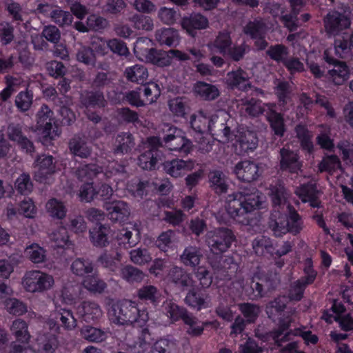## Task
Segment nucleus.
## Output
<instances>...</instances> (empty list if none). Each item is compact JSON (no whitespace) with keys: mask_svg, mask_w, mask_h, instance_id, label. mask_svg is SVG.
<instances>
[{"mask_svg":"<svg viewBox=\"0 0 353 353\" xmlns=\"http://www.w3.org/2000/svg\"><path fill=\"white\" fill-rule=\"evenodd\" d=\"M253 192H234L225 199V210L229 216L236 223L243 225L251 224L250 214L261 205L259 196Z\"/></svg>","mask_w":353,"mask_h":353,"instance_id":"f257e3e1","label":"nucleus"},{"mask_svg":"<svg viewBox=\"0 0 353 353\" xmlns=\"http://www.w3.org/2000/svg\"><path fill=\"white\" fill-rule=\"evenodd\" d=\"M236 241V236L232 230L227 228H218L214 230L210 231L206 235V243L210 252L216 255L219 260L213 262L210 258L211 265L214 268H226L225 263L228 261L231 263V266L228 269L233 268L236 271L238 269L237 263L233 262V259L229 257L225 259L223 264H221L222 254L227 252Z\"/></svg>","mask_w":353,"mask_h":353,"instance_id":"f03ea898","label":"nucleus"},{"mask_svg":"<svg viewBox=\"0 0 353 353\" xmlns=\"http://www.w3.org/2000/svg\"><path fill=\"white\" fill-rule=\"evenodd\" d=\"M110 321L117 325H132L142 326L148 319V313L138 308L135 302L123 300L112 302L108 308Z\"/></svg>","mask_w":353,"mask_h":353,"instance_id":"7ed1b4c3","label":"nucleus"},{"mask_svg":"<svg viewBox=\"0 0 353 353\" xmlns=\"http://www.w3.org/2000/svg\"><path fill=\"white\" fill-rule=\"evenodd\" d=\"M269 225L273 234L276 237L282 236L288 232L295 236L303 228L301 215L291 204L287 205L285 211L272 212Z\"/></svg>","mask_w":353,"mask_h":353,"instance_id":"20e7f679","label":"nucleus"},{"mask_svg":"<svg viewBox=\"0 0 353 353\" xmlns=\"http://www.w3.org/2000/svg\"><path fill=\"white\" fill-rule=\"evenodd\" d=\"M163 143L171 151L187 155L191 150V142L182 135V131L169 123H163Z\"/></svg>","mask_w":353,"mask_h":353,"instance_id":"39448f33","label":"nucleus"},{"mask_svg":"<svg viewBox=\"0 0 353 353\" xmlns=\"http://www.w3.org/2000/svg\"><path fill=\"white\" fill-rule=\"evenodd\" d=\"M323 24L327 34L336 36L350 27L351 20L345 13L333 10L325 16Z\"/></svg>","mask_w":353,"mask_h":353,"instance_id":"423d86ee","label":"nucleus"},{"mask_svg":"<svg viewBox=\"0 0 353 353\" xmlns=\"http://www.w3.org/2000/svg\"><path fill=\"white\" fill-rule=\"evenodd\" d=\"M53 112L47 105H43L37 114L38 128L44 137L52 140L61 134L58 125L54 121Z\"/></svg>","mask_w":353,"mask_h":353,"instance_id":"0eeeda50","label":"nucleus"},{"mask_svg":"<svg viewBox=\"0 0 353 353\" xmlns=\"http://www.w3.org/2000/svg\"><path fill=\"white\" fill-rule=\"evenodd\" d=\"M279 169L282 172L297 174L301 170L302 162L299 154L289 147H283L279 150Z\"/></svg>","mask_w":353,"mask_h":353,"instance_id":"6e6552de","label":"nucleus"},{"mask_svg":"<svg viewBox=\"0 0 353 353\" xmlns=\"http://www.w3.org/2000/svg\"><path fill=\"white\" fill-rule=\"evenodd\" d=\"M233 173L239 181L251 183L259 179L263 173V169L258 163L245 160L236 164Z\"/></svg>","mask_w":353,"mask_h":353,"instance_id":"1a4fd4ad","label":"nucleus"},{"mask_svg":"<svg viewBox=\"0 0 353 353\" xmlns=\"http://www.w3.org/2000/svg\"><path fill=\"white\" fill-rule=\"evenodd\" d=\"M103 208L112 222L121 223L128 220L130 209L126 202L121 200L105 201Z\"/></svg>","mask_w":353,"mask_h":353,"instance_id":"9d476101","label":"nucleus"},{"mask_svg":"<svg viewBox=\"0 0 353 353\" xmlns=\"http://www.w3.org/2000/svg\"><path fill=\"white\" fill-rule=\"evenodd\" d=\"M296 194L303 203H308L312 208H321L323 205L319 199L320 192L315 183L307 182L301 184L296 190Z\"/></svg>","mask_w":353,"mask_h":353,"instance_id":"9b49d317","label":"nucleus"},{"mask_svg":"<svg viewBox=\"0 0 353 353\" xmlns=\"http://www.w3.org/2000/svg\"><path fill=\"white\" fill-rule=\"evenodd\" d=\"M181 24L188 35L194 37L197 30H204L208 28L209 21L208 18L201 13L192 12L184 16L181 19Z\"/></svg>","mask_w":353,"mask_h":353,"instance_id":"f8f14e48","label":"nucleus"},{"mask_svg":"<svg viewBox=\"0 0 353 353\" xmlns=\"http://www.w3.org/2000/svg\"><path fill=\"white\" fill-rule=\"evenodd\" d=\"M23 287H52V276L39 270L27 271L22 279Z\"/></svg>","mask_w":353,"mask_h":353,"instance_id":"ddd939ff","label":"nucleus"},{"mask_svg":"<svg viewBox=\"0 0 353 353\" xmlns=\"http://www.w3.org/2000/svg\"><path fill=\"white\" fill-rule=\"evenodd\" d=\"M110 232L111 228L108 224H96L89 231L90 242L97 248L107 247L110 243Z\"/></svg>","mask_w":353,"mask_h":353,"instance_id":"4468645a","label":"nucleus"},{"mask_svg":"<svg viewBox=\"0 0 353 353\" xmlns=\"http://www.w3.org/2000/svg\"><path fill=\"white\" fill-rule=\"evenodd\" d=\"M8 136L10 141L17 143V145L22 151L27 154L34 152V147L33 143L23 135L21 126L19 125H9L8 127Z\"/></svg>","mask_w":353,"mask_h":353,"instance_id":"2eb2a0df","label":"nucleus"},{"mask_svg":"<svg viewBox=\"0 0 353 353\" xmlns=\"http://www.w3.org/2000/svg\"><path fill=\"white\" fill-rule=\"evenodd\" d=\"M36 167L37 170L36 176L42 181L48 178L56 172V163L54 158L51 155H40L36 161Z\"/></svg>","mask_w":353,"mask_h":353,"instance_id":"dca6fc26","label":"nucleus"},{"mask_svg":"<svg viewBox=\"0 0 353 353\" xmlns=\"http://www.w3.org/2000/svg\"><path fill=\"white\" fill-rule=\"evenodd\" d=\"M135 145L134 137L129 132H121L117 134L113 143V152L116 155H123L131 152Z\"/></svg>","mask_w":353,"mask_h":353,"instance_id":"f3484780","label":"nucleus"},{"mask_svg":"<svg viewBox=\"0 0 353 353\" xmlns=\"http://www.w3.org/2000/svg\"><path fill=\"white\" fill-rule=\"evenodd\" d=\"M80 102L86 109L103 108L107 105L103 92L101 90L83 91L80 96Z\"/></svg>","mask_w":353,"mask_h":353,"instance_id":"a211bd4d","label":"nucleus"},{"mask_svg":"<svg viewBox=\"0 0 353 353\" xmlns=\"http://www.w3.org/2000/svg\"><path fill=\"white\" fill-rule=\"evenodd\" d=\"M270 196L272 203L273 210L272 212L285 211V208L287 209L288 194L284 185L281 183H277L270 188Z\"/></svg>","mask_w":353,"mask_h":353,"instance_id":"6ab92c4d","label":"nucleus"},{"mask_svg":"<svg viewBox=\"0 0 353 353\" xmlns=\"http://www.w3.org/2000/svg\"><path fill=\"white\" fill-rule=\"evenodd\" d=\"M164 172L174 178L179 177L191 169L192 163L179 159H173L162 162Z\"/></svg>","mask_w":353,"mask_h":353,"instance_id":"aec40b11","label":"nucleus"},{"mask_svg":"<svg viewBox=\"0 0 353 353\" xmlns=\"http://www.w3.org/2000/svg\"><path fill=\"white\" fill-rule=\"evenodd\" d=\"M163 154L161 150H147L141 153L138 158L139 166L146 170H152L159 163H162Z\"/></svg>","mask_w":353,"mask_h":353,"instance_id":"412c9836","label":"nucleus"},{"mask_svg":"<svg viewBox=\"0 0 353 353\" xmlns=\"http://www.w3.org/2000/svg\"><path fill=\"white\" fill-rule=\"evenodd\" d=\"M190 124L196 134L202 136L204 134H212L214 121L203 115L202 112H199L197 114L191 115Z\"/></svg>","mask_w":353,"mask_h":353,"instance_id":"4be33fe9","label":"nucleus"},{"mask_svg":"<svg viewBox=\"0 0 353 353\" xmlns=\"http://www.w3.org/2000/svg\"><path fill=\"white\" fill-rule=\"evenodd\" d=\"M335 53L342 59L353 56V32L334 40Z\"/></svg>","mask_w":353,"mask_h":353,"instance_id":"5701e85b","label":"nucleus"},{"mask_svg":"<svg viewBox=\"0 0 353 353\" xmlns=\"http://www.w3.org/2000/svg\"><path fill=\"white\" fill-rule=\"evenodd\" d=\"M155 39L161 46L168 47H176L179 43V32L171 28L157 30Z\"/></svg>","mask_w":353,"mask_h":353,"instance_id":"b1692460","label":"nucleus"},{"mask_svg":"<svg viewBox=\"0 0 353 353\" xmlns=\"http://www.w3.org/2000/svg\"><path fill=\"white\" fill-rule=\"evenodd\" d=\"M228 85L232 89H238L242 91L248 90L250 87L245 72L241 68L229 72L226 79Z\"/></svg>","mask_w":353,"mask_h":353,"instance_id":"393cba45","label":"nucleus"},{"mask_svg":"<svg viewBox=\"0 0 353 353\" xmlns=\"http://www.w3.org/2000/svg\"><path fill=\"white\" fill-rule=\"evenodd\" d=\"M152 337L148 329H143L137 341L129 345L130 353H148L151 347Z\"/></svg>","mask_w":353,"mask_h":353,"instance_id":"a878e982","label":"nucleus"},{"mask_svg":"<svg viewBox=\"0 0 353 353\" xmlns=\"http://www.w3.org/2000/svg\"><path fill=\"white\" fill-rule=\"evenodd\" d=\"M267 120L274 134L282 137L286 131L283 115L271 109L267 112Z\"/></svg>","mask_w":353,"mask_h":353,"instance_id":"bb28decb","label":"nucleus"},{"mask_svg":"<svg viewBox=\"0 0 353 353\" xmlns=\"http://www.w3.org/2000/svg\"><path fill=\"white\" fill-rule=\"evenodd\" d=\"M69 149L72 155L81 159L89 157L92 151L91 145L79 137H74L70 140Z\"/></svg>","mask_w":353,"mask_h":353,"instance_id":"cd10ccee","label":"nucleus"},{"mask_svg":"<svg viewBox=\"0 0 353 353\" xmlns=\"http://www.w3.org/2000/svg\"><path fill=\"white\" fill-rule=\"evenodd\" d=\"M103 170L104 176L107 179L112 178L113 181L117 183L124 181L128 176L125 167L117 161L109 162L108 165L103 168Z\"/></svg>","mask_w":353,"mask_h":353,"instance_id":"c85d7f7f","label":"nucleus"},{"mask_svg":"<svg viewBox=\"0 0 353 353\" xmlns=\"http://www.w3.org/2000/svg\"><path fill=\"white\" fill-rule=\"evenodd\" d=\"M78 314L86 322L99 319L102 316V310L95 303L83 302L77 307Z\"/></svg>","mask_w":353,"mask_h":353,"instance_id":"c756f323","label":"nucleus"},{"mask_svg":"<svg viewBox=\"0 0 353 353\" xmlns=\"http://www.w3.org/2000/svg\"><path fill=\"white\" fill-rule=\"evenodd\" d=\"M209 183L211 189L217 194L226 193L228 189L227 178L219 170H213L209 174Z\"/></svg>","mask_w":353,"mask_h":353,"instance_id":"7c9ffc66","label":"nucleus"},{"mask_svg":"<svg viewBox=\"0 0 353 353\" xmlns=\"http://www.w3.org/2000/svg\"><path fill=\"white\" fill-rule=\"evenodd\" d=\"M295 132L302 150L306 152L309 154H312L314 151V144L312 141V134L307 126L302 124H298L295 128Z\"/></svg>","mask_w":353,"mask_h":353,"instance_id":"2f4dec72","label":"nucleus"},{"mask_svg":"<svg viewBox=\"0 0 353 353\" xmlns=\"http://www.w3.org/2000/svg\"><path fill=\"white\" fill-rule=\"evenodd\" d=\"M203 258L202 251L200 248L190 245L186 247L180 256L181 261L185 266L196 267Z\"/></svg>","mask_w":353,"mask_h":353,"instance_id":"473e14b6","label":"nucleus"},{"mask_svg":"<svg viewBox=\"0 0 353 353\" xmlns=\"http://www.w3.org/2000/svg\"><path fill=\"white\" fill-rule=\"evenodd\" d=\"M252 248L258 256L268 254L274 256V247L272 240L265 236H258L252 241Z\"/></svg>","mask_w":353,"mask_h":353,"instance_id":"72a5a7b5","label":"nucleus"},{"mask_svg":"<svg viewBox=\"0 0 353 353\" xmlns=\"http://www.w3.org/2000/svg\"><path fill=\"white\" fill-rule=\"evenodd\" d=\"M121 255L117 252H105L99 256L97 262L109 270L116 272L120 269L121 265Z\"/></svg>","mask_w":353,"mask_h":353,"instance_id":"f704fd0d","label":"nucleus"},{"mask_svg":"<svg viewBox=\"0 0 353 353\" xmlns=\"http://www.w3.org/2000/svg\"><path fill=\"white\" fill-rule=\"evenodd\" d=\"M317 272L314 268L313 261L310 257L306 258L303 262V275L297 281L294 287H306L314 283Z\"/></svg>","mask_w":353,"mask_h":353,"instance_id":"c9c22d12","label":"nucleus"},{"mask_svg":"<svg viewBox=\"0 0 353 353\" xmlns=\"http://www.w3.org/2000/svg\"><path fill=\"white\" fill-rule=\"evenodd\" d=\"M145 59L148 63L159 67H165L170 65V58L166 51L150 48L145 54Z\"/></svg>","mask_w":353,"mask_h":353,"instance_id":"e433bc0d","label":"nucleus"},{"mask_svg":"<svg viewBox=\"0 0 353 353\" xmlns=\"http://www.w3.org/2000/svg\"><path fill=\"white\" fill-rule=\"evenodd\" d=\"M103 171V168L95 163L85 164L77 169V176L80 181L84 183L92 182L93 179Z\"/></svg>","mask_w":353,"mask_h":353,"instance_id":"4c0bfd02","label":"nucleus"},{"mask_svg":"<svg viewBox=\"0 0 353 353\" xmlns=\"http://www.w3.org/2000/svg\"><path fill=\"white\" fill-rule=\"evenodd\" d=\"M46 209L49 216L54 219L63 220L67 214L64 203L56 198H52L47 201Z\"/></svg>","mask_w":353,"mask_h":353,"instance_id":"58836bf2","label":"nucleus"},{"mask_svg":"<svg viewBox=\"0 0 353 353\" xmlns=\"http://www.w3.org/2000/svg\"><path fill=\"white\" fill-rule=\"evenodd\" d=\"M194 90L204 100H214L219 96V90L216 85L203 81H198L194 85Z\"/></svg>","mask_w":353,"mask_h":353,"instance_id":"ea45409f","label":"nucleus"},{"mask_svg":"<svg viewBox=\"0 0 353 353\" xmlns=\"http://www.w3.org/2000/svg\"><path fill=\"white\" fill-rule=\"evenodd\" d=\"M28 328L26 322L21 319L14 320L10 326L12 334L18 341L22 343H28L30 341L31 336Z\"/></svg>","mask_w":353,"mask_h":353,"instance_id":"a19ab883","label":"nucleus"},{"mask_svg":"<svg viewBox=\"0 0 353 353\" xmlns=\"http://www.w3.org/2000/svg\"><path fill=\"white\" fill-rule=\"evenodd\" d=\"M124 74L128 81L137 83H143L148 77L147 68L139 64L126 68Z\"/></svg>","mask_w":353,"mask_h":353,"instance_id":"79ce46f5","label":"nucleus"},{"mask_svg":"<svg viewBox=\"0 0 353 353\" xmlns=\"http://www.w3.org/2000/svg\"><path fill=\"white\" fill-rule=\"evenodd\" d=\"M290 321H284L281 323L279 328L271 332V337L278 346H281L283 342L290 341L291 336H295V330H288Z\"/></svg>","mask_w":353,"mask_h":353,"instance_id":"37998d69","label":"nucleus"},{"mask_svg":"<svg viewBox=\"0 0 353 353\" xmlns=\"http://www.w3.org/2000/svg\"><path fill=\"white\" fill-rule=\"evenodd\" d=\"M258 137L256 132L247 130L240 134L239 143L240 148L244 152L254 151L258 145Z\"/></svg>","mask_w":353,"mask_h":353,"instance_id":"c03bdc74","label":"nucleus"},{"mask_svg":"<svg viewBox=\"0 0 353 353\" xmlns=\"http://www.w3.org/2000/svg\"><path fill=\"white\" fill-rule=\"evenodd\" d=\"M39 351L44 353H54L58 347L57 337L52 334H40L37 338Z\"/></svg>","mask_w":353,"mask_h":353,"instance_id":"a18cd8bd","label":"nucleus"},{"mask_svg":"<svg viewBox=\"0 0 353 353\" xmlns=\"http://www.w3.org/2000/svg\"><path fill=\"white\" fill-rule=\"evenodd\" d=\"M341 167L340 159L336 154L324 156L318 165V169L320 172H327L331 174L341 168Z\"/></svg>","mask_w":353,"mask_h":353,"instance_id":"49530a36","label":"nucleus"},{"mask_svg":"<svg viewBox=\"0 0 353 353\" xmlns=\"http://www.w3.org/2000/svg\"><path fill=\"white\" fill-rule=\"evenodd\" d=\"M81 335L84 339L94 343L102 342L107 338L105 331L90 325L83 326L81 329Z\"/></svg>","mask_w":353,"mask_h":353,"instance_id":"de8ad7c7","label":"nucleus"},{"mask_svg":"<svg viewBox=\"0 0 353 353\" xmlns=\"http://www.w3.org/2000/svg\"><path fill=\"white\" fill-rule=\"evenodd\" d=\"M266 26L261 20L250 21L243 28L245 34L252 39H255L265 34Z\"/></svg>","mask_w":353,"mask_h":353,"instance_id":"09e8293b","label":"nucleus"},{"mask_svg":"<svg viewBox=\"0 0 353 353\" xmlns=\"http://www.w3.org/2000/svg\"><path fill=\"white\" fill-rule=\"evenodd\" d=\"M327 72L330 77L337 85L342 84L349 77V69L345 62L335 65L332 69L328 70Z\"/></svg>","mask_w":353,"mask_h":353,"instance_id":"8fccbe9b","label":"nucleus"},{"mask_svg":"<svg viewBox=\"0 0 353 353\" xmlns=\"http://www.w3.org/2000/svg\"><path fill=\"white\" fill-rule=\"evenodd\" d=\"M14 189L20 194L28 195L33 190V183L27 173L20 174L14 182Z\"/></svg>","mask_w":353,"mask_h":353,"instance_id":"3c124183","label":"nucleus"},{"mask_svg":"<svg viewBox=\"0 0 353 353\" xmlns=\"http://www.w3.org/2000/svg\"><path fill=\"white\" fill-rule=\"evenodd\" d=\"M50 240L54 243L53 246L58 248H65L71 245L67 229L61 227L54 231L50 235Z\"/></svg>","mask_w":353,"mask_h":353,"instance_id":"603ef678","label":"nucleus"},{"mask_svg":"<svg viewBox=\"0 0 353 353\" xmlns=\"http://www.w3.org/2000/svg\"><path fill=\"white\" fill-rule=\"evenodd\" d=\"M169 279L178 287H194L190 285L188 274L181 268L174 267L169 272Z\"/></svg>","mask_w":353,"mask_h":353,"instance_id":"864d4df0","label":"nucleus"},{"mask_svg":"<svg viewBox=\"0 0 353 353\" xmlns=\"http://www.w3.org/2000/svg\"><path fill=\"white\" fill-rule=\"evenodd\" d=\"M117 119L120 124H134L139 121L138 113L128 107L117 109Z\"/></svg>","mask_w":353,"mask_h":353,"instance_id":"5fc2aeb1","label":"nucleus"},{"mask_svg":"<svg viewBox=\"0 0 353 353\" xmlns=\"http://www.w3.org/2000/svg\"><path fill=\"white\" fill-rule=\"evenodd\" d=\"M205 296L201 288H192L185 297V302L197 310L201 309L205 304Z\"/></svg>","mask_w":353,"mask_h":353,"instance_id":"6e6d98bb","label":"nucleus"},{"mask_svg":"<svg viewBox=\"0 0 353 353\" xmlns=\"http://www.w3.org/2000/svg\"><path fill=\"white\" fill-rule=\"evenodd\" d=\"M25 252L29 259L34 263H43L46 259V250L38 243H32L27 246Z\"/></svg>","mask_w":353,"mask_h":353,"instance_id":"4d7b16f0","label":"nucleus"},{"mask_svg":"<svg viewBox=\"0 0 353 353\" xmlns=\"http://www.w3.org/2000/svg\"><path fill=\"white\" fill-rule=\"evenodd\" d=\"M170 110L176 117L184 118L189 110L187 101L183 98L176 97L169 101Z\"/></svg>","mask_w":353,"mask_h":353,"instance_id":"13d9d810","label":"nucleus"},{"mask_svg":"<svg viewBox=\"0 0 353 353\" xmlns=\"http://www.w3.org/2000/svg\"><path fill=\"white\" fill-rule=\"evenodd\" d=\"M71 270L76 275L84 276L93 272V265L89 260L79 258L72 262Z\"/></svg>","mask_w":353,"mask_h":353,"instance_id":"bf43d9fd","label":"nucleus"},{"mask_svg":"<svg viewBox=\"0 0 353 353\" xmlns=\"http://www.w3.org/2000/svg\"><path fill=\"white\" fill-rule=\"evenodd\" d=\"M267 54L274 61L283 63L289 52L288 48L283 44L271 46L266 52Z\"/></svg>","mask_w":353,"mask_h":353,"instance_id":"052dcab7","label":"nucleus"},{"mask_svg":"<svg viewBox=\"0 0 353 353\" xmlns=\"http://www.w3.org/2000/svg\"><path fill=\"white\" fill-rule=\"evenodd\" d=\"M52 21L60 26L70 25L72 21V15L70 12L64 11L59 7L50 12Z\"/></svg>","mask_w":353,"mask_h":353,"instance_id":"680f3d73","label":"nucleus"},{"mask_svg":"<svg viewBox=\"0 0 353 353\" xmlns=\"http://www.w3.org/2000/svg\"><path fill=\"white\" fill-rule=\"evenodd\" d=\"M130 21L133 23L134 27L137 30H151L154 24L152 18L141 14H135L131 19Z\"/></svg>","mask_w":353,"mask_h":353,"instance_id":"e2e57ef3","label":"nucleus"},{"mask_svg":"<svg viewBox=\"0 0 353 353\" xmlns=\"http://www.w3.org/2000/svg\"><path fill=\"white\" fill-rule=\"evenodd\" d=\"M121 274L122 278L130 283L140 282L143 277L141 271L131 265H127L122 268Z\"/></svg>","mask_w":353,"mask_h":353,"instance_id":"0e129e2a","label":"nucleus"},{"mask_svg":"<svg viewBox=\"0 0 353 353\" xmlns=\"http://www.w3.org/2000/svg\"><path fill=\"white\" fill-rule=\"evenodd\" d=\"M243 109L246 114L250 117H258L263 112V109L261 107V101L254 98L246 99L243 103Z\"/></svg>","mask_w":353,"mask_h":353,"instance_id":"69168bd1","label":"nucleus"},{"mask_svg":"<svg viewBox=\"0 0 353 353\" xmlns=\"http://www.w3.org/2000/svg\"><path fill=\"white\" fill-rule=\"evenodd\" d=\"M33 95L31 91H21L16 97L15 105L21 112L28 110L32 103Z\"/></svg>","mask_w":353,"mask_h":353,"instance_id":"338daca9","label":"nucleus"},{"mask_svg":"<svg viewBox=\"0 0 353 353\" xmlns=\"http://www.w3.org/2000/svg\"><path fill=\"white\" fill-rule=\"evenodd\" d=\"M77 59L78 61L87 65H95L96 57L94 50L90 47L83 46L77 53Z\"/></svg>","mask_w":353,"mask_h":353,"instance_id":"774afa93","label":"nucleus"}]
</instances>
